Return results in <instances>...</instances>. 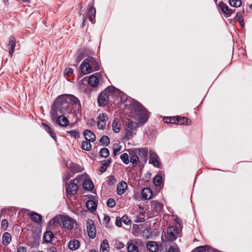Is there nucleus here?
<instances>
[{
  "label": "nucleus",
  "instance_id": "obj_1",
  "mask_svg": "<svg viewBox=\"0 0 252 252\" xmlns=\"http://www.w3.org/2000/svg\"><path fill=\"white\" fill-rule=\"evenodd\" d=\"M131 105L134 110L131 117L135 121L128 118L124 122L126 137L128 139L132 137L136 134L137 128L144 125L148 119L147 110L140 103L133 102Z\"/></svg>",
  "mask_w": 252,
  "mask_h": 252
},
{
  "label": "nucleus",
  "instance_id": "obj_2",
  "mask_svg": "<svg viewBox=\"0 0 252 252\" xmlns=\"http://www.w3.org/2000/svg\"><path fill=\"white\" fill-rule=\"evenodd\" d=\"M120 91L114 87H108L102 92L98 96L97 102L99 106H103L108 103L114 94Z\"/></svg>",
  "mask_w": 252,
  "mask_h": 252
},
{
  "label": "nucleus",
  "instance_id": "obj_3",
  "mask_svg": "<svg viewBox=\"0 0 252 252\" xmlns=\"http://www.w3.org/2000/svg\"><path fill=\"white\" fill-rule=\"evenodd\" d=\"M75 62L76 63H79L82 60V63H98L97 60L94 58L92 54L86 49H81L78 50L75 55Z\"/></svg>",
  "mask_w": 252,
  "mask_h": 252
},
{
  "label": "nucleus",
  "instance_id": "obj_4",
  "mask_svg": "<svg viewBox=\"0 0 252 252\" xmlns=\"http://www.w3.org/2000/svg\"><path fill=\"white\" fill-rule=\"evenodd\" d=\"M66 103V94L58 96L55 100L52 107L51 114L53 119H56L59 115L58 111L64 107Z\"/></svg>",
  "mask_w": 252,
  "mask_h": 252
},
{
  "label": "nucleus",
  "instance_id": "obj_5",
  "mask_svg": "<svg viewBox=\"0 0 252 252\" xmlns=\"http://www.w3.org/2000/svg\"><path fill=\"white\" fill-rule=\"evenodd\" d=\"M181 229L175 226H172L167 229L166 232L164 234L165 240L168 241H173L180 235ZM163 237V236H162Z\"/></svg>",
  "mask_w": 252,
  "mask_h": 252
},
{
  "label": "nucleus",
  "instance_id": "obj_6",
  "mask_svg": "<svg viewBox=\"0 0 252 252\" xmlns=\"http://www.w3.org/2000/svg\"><path fill=\"white\" fill-rule=\"evenodd\" d=\"M217 7L221 10V12L226 18L230 17L235 11L230 8L223 1H220L217 4Z\"/></svg>",
  "mask_w": 252,
  "mask_h": 252
},
{
  "label": "nucleus",
  "instance_id": "obj_7",
  "mask_svg": "<svg viewBox=\"0 0 252 252\" xmlns=\"http://www.w3.org/2000/svg\"><path fill=\"white\" fill-rule=\"evenodd\" d=\"M75 223V221L68 216L63 215L62 218V224L63 227L69 230L72 229Z\"/></svg>",
  "mask_w": 252,
  "mask_h": 252
},
{
  "label": "nucleus",
  "instance_id": "obj_8",
  "mask_svg": "<svg viewBox=\"0 0 252 252\" xmlns=\"http://www.w3.org/2000/svg\"><path fill=\"white\" fill-rule=\"evenodd\" d=\"M87 229L90 237L94 238L95 237L96 230L94 223L92 220H88L87 222Z\"/></svg>",
  "mask_w": 252,
  "mask_h": 252
},
{
  "label": "nucleus",
  "instance_id": "obj_9",
  "mask_svg": "<svg viewBox=\"0 0 252 252\" xmlns=\"http://www.w3.org/2000/svg\"><path fill=\"white\" fill-rule=\"evenodd\" d=\"M63 215H58L54 217L49 222L48 226L49 228H54L57 227L61 222L62 223V218Z\"/></svg>",
  "mask_w": 252,
  "mask_h": 252
},
{
  "label": "nucleus",
  "instance_id": "obj_10",
  "mask_svg": "<svg viewBox=\"0 0 252 252\" xmlns=\"http://www.w3.org/2000/svg\"><path fill=\"white\" fill-rule=\"evenodd\" d=\"M75 181L76 180L71 181L66 188V191L69 194L74 195L77 192L78 187Z\"/></svg>",
  "mask_w": 252,
  "mask_h": 252
},
{
  "label": "nucleus",
  "instance_id": "obj_11",
  "mask_svg": "<svg viewBox=\"0 0 252 252\" xmlns=\"http://www.w3.org/2000/svg\"><path fill=\"white\" fill-rule=\"evenodd\" d=\"M66 103L75 105L76 107H79L80 102L78 99L72 95L66 94Z\"/></svg>",
  "mask_w": 252,
  "mask_h": 252
},
{
  "label": "nucleus",
  "instance_id": "obj_12",
  "mask_svg": "<svg viewBox=\"0 0 252 252\" xmlns=\"http://www.w3.org/2000/svg\"><path fill=\"white\" fill-rule=\"evenodd\" d=\"M53 120L57 119V123L62 126H66L69 124V121L66 117H65L64 115H62L60 116L58 115L56 119H53L52 117Z\"/></svg>",
  "mask_w": 252,
  "mask_h": 252
},
{
  "label": "nucleus",
  "instance_id": "obj_13",
  "mask_svg": "<svg viewBox=\"0 0 252 252\" xmlns=\"http://www.w3.org/2000/svg\"><path fill=\"white\" fill-rule=\"evenodd\" d=\"M16 41V39L14 37L11 36L9 37L7 47L8 48L9 53L11 57H12L13 54L14 52Z\"/></svg>",
  "mask_w": 252,
  "mask_h": 252
},
{
  "label": "nucleus",
  "instance_id": "obj_14",
  "mask_svg": "<svg viewBox=\"0 0 252 252\" xmlns=\"http://www.w3.org/2000/svg\"><path fill=\"white\" fill-rule=\"evenodd\" d=\"M84 136L86 140L94 142L96 139L95 135L90 130H85L83 132Z\"/></svg>",
  "mask_w": 252,
  "mask_h": 252
},
{
  "label": "nucleus",
  "instance_id": "obj_15",
  "mask_svg": "<svg viewBox=\"0 0 252 252\" xmlns=\"http://www.w3.org/2000/svg\"><path fill=\"white\" fill-rule=\"evenodd\" d=\"M141 195L144 199L149 200L152 198V191L150 189L145 188L142 190Z\"/></svg>",
  "mask_w": 252,
  "mask_h": 252
},
{
  "label": "nucleus",
  "instance_id": "obj_16",
  "mask_svg": "<svg viewBox=\"0 0 252 252\" xmlns=\"http://www.w3.org/2000/svg\"><path fill=\"white\" fill-rule=\"evenodd\" d=\"M147 249L150 252H157L158 250V246L156 242L154 241H149L146 245Z\"/></svg>",
  "mask_w": 252,
  "mask_h": 252
},
{
  "label": "nucleus",
  "instance_id": "obj_17",
  "mask_svg": "<svg viewBox=\"0 0 252 252\" xmlns=\"http://www.w3.org/2000/svg\"><path fill=\"white\" fill-rule=\"evenodd\" d=\"M127 187L126 182L122 181L118 185L117 189V193L119 195L123 194L125 191Z\"/></svg>",
  "mask_w": 252,
  "mask_h": 252
},
{
  "label": "nucleus",
  "instance_id": "obj_18",
  "mask_svg": "<svg viewBox=\"0 0 252 252\" xmlns=\"http://www.w3.org/2000/svg\"><path fill=\"white\" fill-rule=\"evenodd\" d=\"M121 127V124L120 120L115 118L112 123V130L115 133H118L120 132Z\"/></svg>",
  "mask_w": 252,
  "mask_h": 252
},
{
  "label": "nucleus",
  "instance_id": "obj_19",
  "mask_svg": "<svg viewBox=\"0 0 252 252\" xmlns=\"http://www.w3.org/2000/svg\"><path fill=\"white\" fill-rule=\"evenodd\" d=\"M68 247L70 250L72 251H75L79 248L80 243L77 240H72L68 243Z\"/></svg>",
  "mask_w": 252,
  "mask_h": 252
},
{
  "label": "nucleus",
  "instance_id": "obj_20",
  "mask_svg": "<svg viewBox=\"0 0 252 252\" xmlns=\"http://www.w3.org/2000/svg\"><path fill=\"white\" fill-rule=\"evenodd\" d=\"M80 69L84 74H89L93 71L90 64H81Z\"/></svg>",
  "mask_w": 252,
  "mask_h": 252
},
{
  "label": "nucleus",
  "instance_id": "obj_21",
  "mask_svg": "<svg viewBox=\"0 0 252 252\" xmlns=\"http://www.w3.org/2000/svg\"><path fill=\"white\" fill-rule=\"evenodd\" d=\"M176 121L178 125H191V121L186 117H177Z\"/></svg>",
  "mask_w": 252,
  "mask_h": 252
},
{
  "label": "nucleus",
  "instance_id": "obj_22",
  "mask_svg": "<svg viewBox=\"0 0 252 252\" xmlns=\"http://www.w3.org/2000/svg\"><path fill=\"white\" fill-rule=\"evenodd\" d=\"M88 83L93 88L96 87L98 84V79L95 76L91 75L88 79Z\"/></svg>",
  "mask_w": 252,
  "mask_h": 252
},
{
  "label": "nucleus",
  "instance_id": "obj_23",
  "mask_svg": "<svg viewBox=\"0 0 252 252\" xmlns=\"http://www.w3.org/2000/svg\"><path fill=\"white\" fill-rule=\"evenodd\" d=\"M72 109L70 107L69 105L64 106L61 108L60 110L58 111V113L59 114H63L67 115L68 114H72Z\"/></svg>",
  "mask_w": 252,
  "mask_h": 252
},
{
  "label": "nucleus",
  "instance_id": "obj_24",
  "mask_svg": "<svg viewBox=\"0 0 252 252\" xmlns=\"http://www.w3.org/2000/svg\"><path fill=\"white\" fill-rule=\"evenodd\" d=\"M109 250V245L108 241L104 239L101 242L100 247V252H108Z\"/></svg>",
  "mask_w": 252,
  "mask_h": 252
},
{
  "label": "nucleus",
  "instance_id": "obj_25",
  "mask_svg": "<svg viewBox=\"0 0 252 252\" xmlns=\"http://www.w3.org/2000/svg\"><path fill=\"white\" fill-rule=\"evenodd\" d=\"M2 243L5 246H7L11 241V236L8 232H5L2 235Z\"/></svg>",
  "mask_w": 252,
  "mask_h": 252
},
{
  "label": "nucleus",
  "instance_id": "obj_26",
  "mask_svg": "<svg viewBox=\"0 0 252 252\" xmlns=\"http://www.w3.org/2000/svg\"><path fill=\"white\" fill-rule=\"evenodd\" d=\"M69 167L70 170L74 173L80 172L82 171V168L80 165L73 162H71L69 164Z\"/></svg>",
  "mask_w": 252,
  "mask_h": 252
},
{
  "label": "nucleus",
  "instance_id": "obj_27",
  "mask_svg": "<svg viewBox=\"0 0 252 252\" xmlns=\"http://www.w3.org/2000/svg\"><path fill=\"white\" fill-rule=\"evenodd\" d=\"M30 218L32 221L36 223H39L42 219L41 216L35 212L32 213L30 215Z\"/></svg>",
  "mask_w": 252,
  "mask_h": 252
},
{
  "label": "nucleus",
  "instance_id": "obj_28",
  "mask_svg": "<svg viewBox=\"0 0 252 252\" xmlns=\"http://www.w3.org/2000/svg\"><path fill=\"white\" fill-rule=\"evenodd\" d=\"M152 206L156 211L158 212H161L163 207V206L161 203H160L157 201H153L152 202Z\"/></svg>",
  "mask_w": 252,
  "mask_h": 252
},
{
  "label": "nucleus",
  "instance_id": "obj_29",
  "mask_svg": "<svg viewBox=\"0 0 252 252\" xmlns=\"http://www.w3.org/2000/svg\"><path fill=\"white\" fill-rule=\"evenodd\" d=\"M86 205L87 208L92 211H95L97 207L95 202L93 200L88 201L86 202Z\"/></svg>",
  "mask_w": 252,
  "mask_h": 252
},
{
  "label": "nucleus",
  "instance_id": "obj_30",
  "mask_svg": "<svg viewBox=\"0 0 252 252\" xmlns=\"http://www.w3.org/2000/svg\"><path fill=\"white\" fill-rule=\"evenodd\" d=\"M94 3L93 2L89 6L87 12L88 16H94V17H95L96 10L95 8L94 7Z\"/></svg>",
  "mask_w": 252,
  "mask_h": 252
},
{
  "label": "nucleus",
  "instance_id": "obj_31",
  "mask_svg": "<svg viewBox=\"0 0 252 252\" xmlns=\"http://www.w3.org/2000/svg\"><path fill=\"white\" fill-rule=\"evenodd\" d=\"M83 186L85 189L90 190L93 189L94 185L91 180H87L84 182Z\"/></svg>",
  "mask_w": 252,
  "mask_h": 252
},
{
  "label": "nucleus",
  "instance_id": "obj_32",
  "mask_svg": "<svg viewBox=\"0 0 252 252\" xmlns=\"http://www.w3.org/2000/svg\"><path fill=\"white\" fill-rule=\"evenodd\" d=\"M91 142H89L86 140L85 141H83L81 145L82 149L88 151L91 150L92 149V145L90 143Z\"/></svg>",
  "mask_w": 252,
  "mask_h": 252
},
{
  "label": "nucleus",
  "instance_id": "obj_33",
  "mask_svg": "<svg viewBox=\"0 0 252 252\" xmlns=\"http://www.w3.org/2000/svg\"><path fill=\"white\" fill-rule=\"evenodd\" d=\"M228 3L231 6L239 7L242 5L241 0H229Z\"/></svg>",
  "mask_w": 252,
  "mask_h": 252
},
{
  "label": "nucleus",
  "instance_id": "obj_34",
  "mask_svg": "<svg viewBox=\"0 0 252 252\" xmlns=\"http://www.w3.org/2000/svg\"><path fill=\"white\" fill-rule=\"evenodd\" d=\"M127 251L128 252H138V247L133 243H128Z\"/></svg>",
  "mask_w": 252,
  "mask_h": 252
},
{
  "label": "nucleus",
  "instance_id": "obj_35",
  "mask_svg": "<svg viewBox=\"0 0 252 252\" xmlns=\"http://www.w3.org/2000/svg\"><path fill=\"white\" fill-rule=\"evenodd\" d=\"M54 235L50 231H47L45 233L44 235V240L47 243H49L52 241Z\"/></svg>",
  "mask_w": 252,
  "mask_h": 252
},
{
  "label": "nucleus",
  "instance_id": "obj_36",
  "mask_svg": "<svg viewBox=\"0 0 252 252\" xmlns=\"http://www.w3.org/2000/svg\"><path fill=\"white\" fill-rule=\"evenodd\" d=\"M153 182L155 186H160L162 183V178L161 176L159 175H156L153 179Z\"/></svg>",
  "mask_w": 252,
  "mask_h": 252
},
{
  "label": "nucleus",
  "instance_id": "obj_37",
  "mask_svg": "<svg viewBox=\"0 0 252 252\" xmlns=\"http://www.w3.org/2000/svg\"><path fill=\"white\" fill-rule=\"evenodd\" d=\"M100 156L103 158H106L109 155V151L107 148H103L99 151Z\"/></svg>",
  "mask_w": 252,
  "mask_h": 252
},
{
  "label": "nucleus",
  "instance_id": "obj_38",
  "mask_svg": "<svg viewBox=\"0 0 252 252\" xmlns=\"http://www.w3.org/2000/svg\"><path fill=\"white\" fill-rule=\"evenodd\" d=\"M100 142L101 144L107 146L109 144V143L110 142V140L108 136L103 135L100 138Z\"/></svg>",
  "mask_w": 252,
  "mask_h": 252
},
{
  "label": "nucleus",
  "instance_id": "obj_39",
  "mask_svg": "<svg viewBox=\"0 0 252 252\" xmlns=\"http://www.w3.org/2000/svg\"><path fill=\"white\" fill-rule=\"evenodd\" d=\"M139 158L136 154H133L130 157V161L133 164H137Z\"/></svg>",
  "mask_w": 252,
  "mask_h": 252
},
{
  "label": "nucleus",
  "instance_id": "obj_40",
  "mask_svg": "<svg viewBox=\"0 0 252 252\" xmlns=\"http://www.w3.org/2000/svg\"><path fill=\"white\" fill-rule=\"evenodd\" d=\"M149 163L154 166L158 167L159 165V161L157 157H152L149 159Z\"/></svg>",
  "mask_w": 252,
  "mask_h": 252
},
{
  "label": "nucleus",
  "instance_id": "obj_41",
  "mask_svg": "<svg viewBox=\"0 0 252 252\" xmlns=\"http://www.w3.org/2000/svg\"><path fill=\"white\" fill-rule=\"evenodd\" d=\"M98 120L99 121L103 122L106 123L108 120V117L104 113L100 114L98 117Z\"/></svg>",
  "mask_w": 252,
  "mask_h": 252
},
{
  "label": "nucleus",
  "instance_id": "obj_42",
  "mask_svg": "<svg viewBox=\"0 0 252 252\" xmlns=\"http://www.w3.org/2000/svg\"><path fill=\"white\" fill-rule=\"evenodd\" d=\"M121 159L125 163L128 164L129 163L128 156L126 153H124L121 156Z\"/></svg>",
  "mask_w": 252,
  "mask_h": 252
},
{
  "label": "nucleus",
  "instance_id": "obj_43",
  "mask_svg": "<svg viewBox=\"0 0 252 252\" xmlns=\"http://www.w3.org/2000/svg\"><path fill=\"white\" fill-rule=\"evenodd\" d=\"M121 147L118 144H116L113 146V152L114 155H116L121 150Z\"/></svg>",
  "mask_w": 252,
  "mask_h": 252
},
{
  "label": "nucleus",
  "instance_id": "obj_44",
  "mask_svg": "<svg viewBox=\"0 0 252 252\" xmlns=\"http://www.w3.org/2000/svg\"><path fill=\"white\" fill-rule=\"evenodd\" d=\"M116 204L115 201L113 198H109L107 201V205L111 208L113 207Z\"/></svg>",
  "mask_w": 252,
  "mask_h": 252
},
{
  "label": "nucleus",
  "instance_id": "obj_45",
  "mask_svg": "<svg viewBox=\"0 0 252 252\" xmlns=\"http://www.w3.org/2000/svg\"><path fill=\"white\" fill-rule=\"evenodd\" d=\"M244 10L242 11V12H238L236 13V15L234 19L238 22L239 21V20H241L243 19V18L242 16V14L244 13Z\"/></svg>",
  "mask_w": 252,
  "mask_h": 252
},
{
  "label": "nucleus",
  "instance_id": "obj_46",
  "mask_svg": "<svg viewBox=\"0 0 252 252\" xmlns=\"http://www.w3.org/2000/svg\"><path fill=\"white\" fill-rule=\"evenodd\" d=\"M168 252H180V251L177 246H172L169 247Z\"/></svg>",
  "mask_w": 252,
  "mask_h": 252
},
{
  "label": "nucleus",
  "instance_id": "obj_47",
  "mask_svg": "<svg viewBox=\"0 0 252 252\" xmlns=\"http://www.w3.org/2000/svg\"><path fill=\"white\" fill-rule=\"evenodd\" d=\"M208 248V247L207 246H203L197 248L196 250L197 252H205Z\"/></svg>",
  "mask_w": 252,
  "mask_h": 252
},
{
  "label": "nucleus",
  "instance_id": "obj_48",
  "mask_svg": "<svg viewBox=\"0 0 252 252\" xmlns=\"http://www.w3.org/2000/svg\"><path fill=\"white\" fill-rule=\"evenodd\" d=\"M97 125L99 129H104L106 126V123L98 121Z\"/></svg>",
  "mask_w": 252,
  "mask_h": 252
},
{
  "label": "nucleus",
  "instance_id": "obj_49",
  "mask_svg": "<svg viewBox=\"0 0 252 252\" xmlns=\"http://www.w3.org/2000/svg\"><path fill=\"white\" fill-rule=\"evenodd\" d=\"M67 132L70 134L71 136L73 137H76L78 136L79 132L75 130H71L69 131H67Z\"/></svg>",
  "mask_w": 252,
  "mask_h": 252
},
{
  "label": "nucleus",
  "instance_id": "obj_50",
  "mask_svg": "<svg viewBox=\"0 0 252 252\" xmlns=\"http://www.w3.org/2000/svg\"><path fill=\"white\" fill-rule=\"evenodd\" d=\"M121 219L122 221L126 224H128L130 223V220L127 216H123Z\"/></svg>",
  "mask_w": 252,
  "mask_h": 252
},
{
  "label": "nucleus",
  "instance_id": "obj_51",
  "mask_svg": "<svg viewBox=\"0 0 252 252\" xmlns=\"http://www.w3.org/2000/svg\"><path fill=\"white\" fill-rule=\"evenodd\" d=\"M116 182V179L113 176H110L109 178L108 184L109 185H113Z\"/></svg>",
  "mask_w": 252,
  "mask_h": 252
},
{
  "label": "nucleus",
  "instance_id": "obj_52",
  "mask_svg": "<svg viewBox=\"0 0 252 252\" xmlns=\"http://www.w3.org/2000/svg\"><path fill=\"white\" fill-rule=\"evenodd\" d=\"M1 227L4 230H5L8 226V222H7V220H3L1 221Z\"/></svg>",
  "mask_w": 252,
  "mask_h": 252
},
{
  "label": "nucleus",
  "instance_id": "obj_53",
  "mask_svg": "<svg viewBox=\"0 0 252 252\" xmlns=\"http://www.w3.org/2000/svg\"><path fill=\"white\" fill-rule=\"evenodd\" d=\"M112 162V160L110 158H109L106 160H103L101 162V164L104 165L107 167V166L110 164Z\"/></svg>",
  "mask_w": 252,
  "mask_h": 252
},
{
  "label": "nucleus",
  "instance_id": "obj_54",
  "mask_svg": "<svg viewBox=\"0 0 252 252\" xmlns=\"http://www.w3.org/2000/svg\"><path fill=\"white\" fill-rule=\"evenodd\" d=\"M73 71L72 68H66L64 71V75L65 76H69V75L72 74L73 73Z\"/></svg>",
  "mask_w": 252,
  "mask_h": 252
},
{
  "label": "nucleus",
  "instance_id": "obj_55",
  "mask_svg": "<svg viewBox=\"0 0 252 252\" xmlns=\"http://www.w3.org/2000/svg\"><path fill=\"white\" fill-rule=\"evenodd\" d=\"M163 121L165 123L173 124V122H172V119L170 117H164L163 119Z\"/></svg>",
  "mask_w": 252,
  "mask_h": 252
},
{
  "label": "nucleus",
  "instance_id": "obj_56",
  "mask_svg": "<svg viewBox=\"0 0 252 252\" xmlns=\"http://www.w3.org/2000/svg\"><path fill=\"white\" fill-rule=\"evenodd\" d=\"M82 16H83V22H82V23L81 27H82V28H83V27H85V22H86V21H87V20L88 18H87V15H86V14L85 13L83 14L82 15Z\"/></svg>",
  "mask_w": 252,
  "mask_h": 252
},
{
  "label": "nucleus",
  "instance_id": "obj_57",
  "mask_svg": "<svg viewBox=\"0 0 252 252\" xmlns=\"http://www.w3.org/2000/svg\"><path fill=\"white\" fill-rule=\"evenodd\" d=\"M122 220L120 217H117L116 220V225L120 227L122 225Z\"/></svg>",
  "mask_w": 252,
  "mask_h": 252
},
{
  "label": "nucleus",
  "instance_id": "obj_58",
  "mask_svg": "<svg viewBox=\"0 0 252 252\" xmlns=\"http://www.w3.org/2000/svg\"><path fill=\"white\" fill-rule=\"evenodd\" d=\"M106 169L107 167L106 166L101 164V166L99 168V170L100 172L103 173L106 171Z\"/></svg>",
  "mask_w": 252,
  "mask_h": 252
},
{
  "label": "nucleus",
  "instance_id": "obj_59",
  "mask_svg": "<svg viewBox=\"0 0 252 252\" xmlns=\"http://www.w3.org/2000/svg\"><path fill=\"white\" fill-rule=\"evenodd\" d=\"M48 133L50 134V135L54 139L56 140V134L53 132V131L52 130H51Z\"/></svg>",
  "mask_w": 252,
  "mask_h": 252
},
{
  "label": "nucleus",
  "instance_id": "obj_60",
  "mask_svg": "<svg viewBox=\"0 0 252 252\" xmlns=\"http://www.w3.org/2000/svg\"><path fill=\"white\" fill-rule=\"evenodd\" d=\"M26 249L23 247H19L17 251V252H26Z\"/></svg>",
  "mask_w": 252,
  "mask_h": 252
},
{
  "label": "nucleus",
  "instance_id": "obj_61",
  "mask_svg": "<svg viewBox=\"0 0 252 252\" xmlns=\"http://www.w3.org/2000/svg\"><path fill=\"white\" fill-rule=\"evenodd\" d=\"M42 125L44 126L45 130L47 131L48 133L52 130L51 129V128L50 126H49L48 125L44 124H42Z\"/></svg>",
  "mask_w": 252,
  "mask_h": 252
},
{
  "label": "nucleus",
  "instance_id": "obj_62",
  "mask_svg": "<svg viewBox=\"0 0 252 252\" xmlns=\"http://www.w3.org/2000/svg\"><path fill=\"white\" fill-rule=\"evenodd\" d=\"M116 245H117V247L118 249H121V248H123L124 247V244L121 242H118L117 244H116Z\"/></svg>",
  "mask_w": 252,
  "mask_h": 252
},
{
  "label": "nucleus",
  "instance_id": "obj_63",
  "mask_svg": "<svg viewBox=\"0 0 252 252\" xmlns=\"http://www.w3.org/2000/svg\"><path fill=\"white\" fill-rule=\"evenodd\" d=\"M89 20L93 24L95 23V17L94 16H89Z\"/></svg>",
  "mask_w": 252,
  "mask_h": 252
},
{
  "label": "nucleus",
  "instance_id": "obj_64",
  "mask_svg": "<svg viewBox=\"0 0 252 252\" xmlns=\"http://www.w3.org/2000/svg\"><path fill=\"white\" fill-rule=\"evenodd\" d=\"M94 124L95 121L93 119L88 120L87 123V124L90 126H92L93 125H94Z\"/></svg>",
  "mask_w": 252,
  "mask_h": 252
}]
</instances>
